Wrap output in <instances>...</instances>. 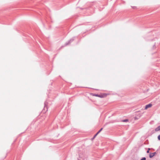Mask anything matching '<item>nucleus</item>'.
<instances>
[{
    "instance_id": "1",
    "label": "nucleus",
    "mask_w": 160,
    "mask_h": 160,
    "mask_svg": "<svg viewBox=\"0 0 160 160\" xmlns=\"http://www.w3.org/2000/svg\"><path fill=\"white\" fill-rule=\"evenodd\" d=\"M107 95H108V94H107L104 93H101V94L98 95V96L99 97H100L101 98H104V97H106Z\"/></svg>"
},
{
    "instance_id": "2",
    "label": "nucleus",
    "mask_w": 160,
    "mask_h": 160,
    "mask_svg": "<svg viewBox=\"0 0 160 160\" xmlns=\"http://www.w3.org/2000/svg\"><path fill=\"white\" fill-rule=\"evenodd\" d=\"M152 106V105L151 104H149L147 105H146L145 107V109H147L149 108H151Z\"/></svg>"
},
{
    "instance_id": "3",
    "label": "nucleus",
    "mask_w": 160,
    "mask_h": 160,
    "mask_svg": "<svg viewBox=\"0 0 160 160\" xmlns=\"http://www.w3.org/2000/svg\"><path fill=\"white\" fill-rule=\"evenodd\" d=\"M156 154V152L151 153L149 154V157L150 158H152L154 157Z\"/></svg>"
},
{
    "instance_id": "4",
    "label": "nucleus",
    "mask_w": 160,
    "mask_h": 160,
    "mask_svg": "<svg viewBox=\"0 0 160 160\" xmlns=\"http://www.w3.org/2000/svg\"><path fill=\"white\" fill-rule=\"evenodd\" d=\"M129 121V120L128 119H125L122 120V122H128Z\"/></svg>"
},
{
    "instance_id": "5",
    "label": "nucleus",
    "mask_w": 160,
    "mask_h": 160,
    "mask_svg": "<svg viewBox=\"0 0 160 160\" xmlns=\"http://www.w3.org/2000/svg\"><path fill=\"white\" fill-rule=\"evenodd\" d=\"M160 130V127H159V126L158 127V128H157L156 129H155V131H159Z\"/></svg>"
},
{
    "instance_id": "6",
    "label": "nucleus",
    "mask_w": 160,
    "mask_h": 160,
    "mask_svg": "<svg viewBox=\"0 0 160 160\" xmlns=\"http://www.w3.org/2000/svg\"><path fill=\"white\" fill-rule=\"evenodd\" d=\"M150 150V148H148V150L147 151V153H148L149 152V150Z\"/></svg>"
},
{
    "instance_id": "7",
    "label": "nucleus",
    "mask_w": 160,
    "mask_h": 160,
    "mask_svg": "<svg viewBox=\"0 0 160 160\" xmlns=\"http://www.w3.org/2000/svg\"><path fill=\"white\" fill-rule=\"evenodd\" d=\"M158 139L159 140H160V135H159L158 136Z\"/></svg>"
},
{
    "instance_id": "8",
    "label": "nucleus",
    "mask_w": 160,
    "mask_h": 160,
    "mask_svg": "<svg viewBox=\"0 0 160 160\" xmlns=\"http://www.w3.org/2000/svg\"><path fill=\"white\" fill-rule=\"evenodd\" d=\"M141 160H146V158H143Z\"/></svg>"
}]
</instances>
